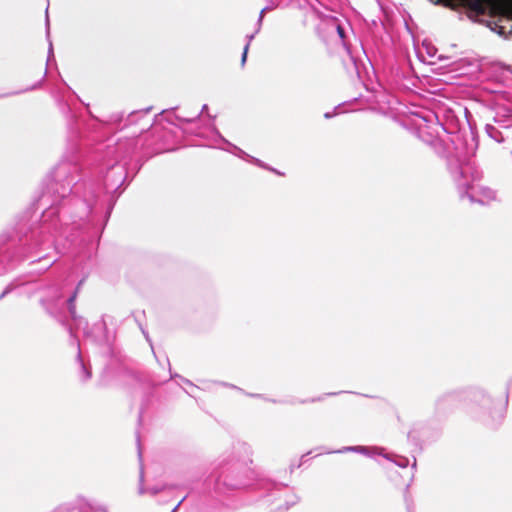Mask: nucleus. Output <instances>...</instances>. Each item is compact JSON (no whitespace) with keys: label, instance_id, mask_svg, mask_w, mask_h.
<instances>
[{"label":"nucleus","instance_id":"1","mask_svg":"<svg viewBox=\"0 0 512 512\" xmlns=\"http://www.w3.org/2000/svg\"><path fill=\"white\" fill-rule=\"evenodd\" d=\"M412 123L416 129L418 137L433 146L437 154L441 157H446V148L441 134H446L447 129L443 122H440L437 115L434 119H428L425 116L415 114Z\"/></svg>","mask_w":512,"mask_h":512},{"label":"nucleus","instance_id":"2","mask_svg":"<svg viewBox=\"0 0 512 512\" xmlns=\"http://www.w3.org/2000/svg\"><path fill=\"white\" fill-rule=\"evenodd\" d=\"M463 5L477 14H484L490 6L493 10L506 14L512 9V0H461ZM454 8L453 0H450V9Z\"/></svg>","mask_w":512,"mask_h":512},{"label":"nucleus","instance_id":"3","mask_svg":"<svg viewBox=\"0 0 512 512\" xmlns=\"http://www.w3.org/2000/svg\"><path fill=\"white\" fill-rule=\"evenodd\" d=\"M418 53L429 64H434L436 59L442 58L441 55H438L437 47L428 40L423 41L422 46L418 50Z\"/></svg>","mask_w":512,"mask_h":512},{"label":"nucleus","instance_id":"4","mask_svg":"<svg viewBox=\"0 0 512 512\" xmlns=\"http://www.w3.org/2000/svg\"><path fill=\"white\" fill-rule=\"evenodd\" d=\"M378 450H379L378 448H373L372 450H370L368 447H365V446H347V447H343L342 449L336 450L334 452L335 453L354 452V453H359V454H363L366 456H372L373 454L379 453Z\"/></svg>","mask_w":512,"mask_h":512},{"label":"nucleus","instance_id":"5","mask_svg":"<svg viewBox=\"0 0 512 512\" xmlns=\"http://www.w3.org/2000/svg\"><path fill=\"white\" fill-rule=\"evenodd\" d=\"M84 283V279L80 280L77 287H76V290L75 292L68 298L67 300V303H68V309H69V312L70 314L74 317L75 316V300H76V297H77V293L80 289V286Z\"/></svg>","mask_w":512,"mask_h":512},{"label":"nucleus","instance_id":"6","mask_svg":"<svg viewBox=\"0 0 512 512\" xmlns=\"http://www.w3.org/2000/svg\"><path fill=\"white\" fill-rule=\"evenodd\" d=\"M249 50V43H246L243 49L242 57H241V64L244 65L247 59V53Z\"/></svg>","mask_w":512,"mask_h":512},{"label":"nucleus","instance_id":"7","mask_svg":"<svg viewBox=\"0 0 512 512\" xmlns=\"http://www.w3.org/2000/svg\"><path fill=\"white\" fill-rule=\"evenodd\" d=\"M267 10V7L263 8L259 14V17H258V27L256 29V33H258L260 31V28H261V24H262V20H263V14L264 12Z\"/></svg>","mask_w":512,"mask_h":512},{"label":"nucleus","instance_id":"8","mask_svg":"<svg viewBox=\"0 0 512 512\" xmlns=\"http://www.w3.org/2000/svg\"><path fill=\"white\" fill-rule=\"evenodd\" d=\"M81 365H82L83 379L87 380V379L90 378L91 374H90V372L86 369V367L83 364H81Z\"/></svg>","mask_w":512,"mask_h":512},{"label":"nucleus","instance_id":"9","mask_svg":"<svg viewBox=\"0 0 512 512\" xmlns=\"http://www.w3.org/2000/svg\"><path fill=\"white\" fill-rule=\"evenodd\" d=\"M434 4H441L444 7H448V0H430Z\"/></svg>","mask_w":512,"mask_h":512},{"label":"nucleus","instance_id":"10","mask_svg":"<svg viewBox=\"0 0 512 512\" xmlns=\"http://www.w3.org/2000/svg\"><path fill=\"white\" fill-rule=\"evenodd\" d=\"M336 30H337V33L339 34V37L343 38L344 30L339 25L336 26Z\"/></svg>","mask_w":512,"mask_h":512},{"label":"nucleus","instance_id":"11","mask_svg":"<svg viewBox=\"0 0 512 512\" xmlns=\"http://www.w3.org/2000/svg\"><path fill=\"white\" fill-rule=\"evenodd\" d=\"M407 463H408V460H406V459L396 462V464L400 467H406Z\"/></svg>","mask_w":512,"mask_h":512},{"label":"nucleus","instance_id":"12","mask_svg":"<svg viewBox=\"0 0 512 512\" xmlns=\"http://www.w3.org/2000/svg\"><path fill=\"white\" fill-rule=\"evenodd\" d=\"M256 31L250 35H247L246 38H247V43H251V41L254 39L255 35H256Z\"/></svg>","mask_w":512,"mask_h":512},{"label":"nucleus","instance_id":"13","mask_svg":"<svg viewBox=\"0 0 512 512\" xmlns=\"http://www.w3.org/2000/svg\"><path fill=\"white\" fill-rule=\"evenodd\" d=\"M333 115H334V114H333V113H331V112H326V113L324 114V117H325L326 119H330V118H332V117H333Z\"/></svg>","mask_w":512,"mask_h":512},{"label":"nucleus","instance_id":"14","mask_svg":"<svg viewBox=\"0 0 512 512\" xmlns=\"http://www.w3.org/2000/svg\"><path fill=\"white\" fill-rule=\"evenodd\" d=\"M253 161L260 167H264L263 163L259 159H253Z\"/></svg>","mask_w":512,"mask_h":512},{"label":"nucleus","instance_id":"15","mask_svg":"<svg viewBox=\"0 0 512 512\" xmlns=\"http://www.w3.org/2000/svg\"><path fill=\"white\" fill-rule=\"evenodd\" d=\"M181 503H182V500L174 507V509L171 512H175Z\"/></svg>","mask_w":512,"mask_h":512},{"label":"nucleus","instance_id":"16","mask_svg":"<svg viewBox=\"0 0 512 512\" xmlns=\"http://www.w3.org/2000/svg\"><path fill=\"white\" fill-rule=\"evenodd\" d=\"M6 294H7V290H5L3 293H1L0 300L3 299Z\"/></svg>","mask_w":512,"mask_h":512},{"label":"nucleus","instance_id":"17","mask_svg":"<svg viewBox=\"0 0 512 512\" xmlns=\"http://www.w3.org/2000/svg\"><path fill=\"white\" fill-rule=\"evenodd\" d=\"M46 26L48 27L49 26V20H48V17L46 16ZM47 33H49V31L47 30Z\"/></svg>","mask_w":512,"mask_h":512},{"label":"nucleus","instance_id":"18","mask_svg":"<svg viewBox=\"0 0 512 512\" xmlns=\"http://www.w3.org/2000/svg\"><path fill=\"white\" fill-rule=\"evenodd\" d=\"M49 52L50 53L52 52V43L51 42L49 43Z\"/></svg>","mask_w":512,"mask_h":512},{"label":"nucleus","instance_id":"19","mask_svg":"<svg viewBox=\"0 0 512 512\" xmlns=\"http://www.w3.org/2000/svg\"><path fill=\"white\" fill-rule=\"evenodd\" d=\"M206 108H207V105H206V104H204V105L202 106V110H201V112H202V111H204V110H206Z\"/></svg>","mask_w":512,"mask_h":512},{"label":"nucleus","instance_id":"20","mask_svg":"<svg viewBox=\"0 0 512 512\" xmlns=\"http://www.w3.org/2000/svg\"><path fill=\"white\" fill-rule=\"evenodd\" d=\"M140 480L142 481L143 480V471L141 470V473H140Z\"/></svg>","mask_w":512,"mask_h":512}]
</instances>
